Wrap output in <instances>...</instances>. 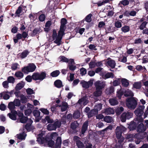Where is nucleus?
<instances>
[{"label":"nucleus","instance_id":"59","mask_svg":"<svg viewBox=\"0 0 148 148\" xmlns=\"http://www.w3.org/2000/svg\"><path fill=\"white\" fill-rule=\"evenodd\" d=\"M13 102L16 106H18L20 104V102L18 99H15Z\"/></svg>","mask_w":148,"mask_h":148},{"label":"nucleus","instance_id":"17","mask_svg":"<svg viewBox=\"0 0 148 148\" xmlns=\"http://www.w3.org/2000/svg\"><path fill=\"white\" fill-rule=\"evenodd\" d=\"M15 106L13 102H10L8 104V107L11 110V113L14 112L15 114H17V112L14 110Z\"/></svg>","mask_w":148,"mask_h":148},{"label":"nucleus","instance_id":"10","mask_svg":"<svg viewBox=\"0 0 148 148\" xmlns=\"http://www.w3.org/2000/svg\"><path fill=\"white\" fill-rule=\"evenodd\" d=\"M96 90H101L105 86V83L101 81H97L95 84Z\"/></svg>","mask_w":148,"mask_h":148},{"label":"nucleus","instance_id":"26","mask_svg":"<svg viewBox=\"0 0 148 148\" xmlns=\"http://www.w3.org/2000/svg\"><path fill=\"white\" fill-rule=\"evenodd\" d=\"M29 53V52L27 50L23 51L22 53H19V56L21 58L23 59L26 57Z\"/></svg>","mask_w":148,"mask_h":148},{"label":"nucleus","instance_id":"43","mask_svg":"<svg viewBox=\"0 0 148 148\" xmlns=\"http://www.w3.org/2000/svg\"><path fill=\"white\" fill-rule=\"evenodd\" d=\"M20 98L21 102L23 103H25L27 101V98L23 95H20Z\"/></svg>","mask_w":148,"mask_h":148},{"label":"nucleus","instance_id":"16","mask_svg":"<svg viewBox=\"0 0 148 148\" xmlns=\"http://www.w3.org/2000/svg\"><path fill=\"white\" fill-rule=\"evenodd\" d=\"M80 83L83 88H88L90 86H91L92 84V82H86L84 80L82 81Z\"/></svg>","mask_w":148,"mask_h":148},{"label":"nucleus","instance_id":"61","mask_svg":"<svg viewBox=\"0 0 148 148\" xmlns=\"http://www.w3.org/2000/svg\"><path fill=\"white\" fill-rule=\"evenodd\" d=\"M123 93L121 90L118 91L117 92V96L119 99H120L121 96L123 95Z\"/></svg>","mask_w":148,"mask_h":148},{"label":"nucleus","instance_id":"60","mask_svg":"<svg viewBox=\"0 0 148 148\" xmlns=\"http://www.w3.org/2000/svg\"><path fill=\"white\" fill-rule=\"evenodd\" d=\"M3 87L5 88H8L9 87L8 82L7 81H5L2 83Z\"/></svg>","mask_w":148,"mask_h":148},{"label":"nucleus","instance_id":"55","mask_svg":"<svg viewBox=\"0 0 148 148\" xmlns=\"http://www.w3.org/2000/svg\"><path fill=\"white\" fill-rule=\"evenodd\" d=\"M92 16V14H90L88 15L85 18L86 21L88 22H90L91 21V17Z\"/></svg>","mask_w":148,"mask_h":148},{"label":"nucleus","instance_id":"37","mask_svg":"<svg viewBox=\"0 0 148 148\" xmlns=\"http://www.w3.org/2000/svg\"><path fill=\"white\" fill-rule=\"evenodd\" d=\"M60 73V72L58 70H56L52 72L51 73V75L52 77H55L58 76Z\"/></svg>","mask_w":148,"mask_h":148},{"label":"nucleus","instance_id":"46","mask_svg":"<svg viewBox=\"0 0 148 148\" xmlns=\"http://www.w3.org/2000/svg\"><path fill=\"white\" fill-rule=\"evenodd\" d=\"M133 86L134 88L137 89H139L141 86V83L139 82H136L133 84Z\"/></svg>","mask_w":148,"mask_h":148},{"label":"nucleus","instance_id":"38","mask_svg":"<svg viewBox=\"0 0 148 148\" xmlns=\"http://www.w3.org/2000/svg\"><path fill=\"white\" fill-rule=\"evenodd\" d=\"M101 90H96L94 93V96L95 97H99L101 96Z\"/></svg>","mask_w":148,"mask_h":148},{"label":"nucleus","instance_id":"29","mask_svg":"<svg viewBox=\"0 0 148 148\" xmlns=\"http://www.w3.org/2000/svg\"><path fill=\"white\" fill-rule=\"evenodd\" d=\"M123 86L125 87H127L129 85V83L128 81L125 79H122L121 80Z\"/></svg>","mask_w":148,"mask_h":148},{"label":"nucleus","instance_id":"4","mask_svg":"<svg viewBox=\"0 0 148 148\" xmlns=\"http://www.w3.org/2000/svg\"><path fill=\"white\" fill-rule=\"evenodd\" d=\"M53 33L52 38L53 40H55L54 41V42L57 44L58 45H60V41L62 39V36L64 34V32H62V34H60L59 31L58 34L57 35L56 31L55 30H53Z\"/></svg>","mask_w":148,"mask_h":148},{"label":"nucleus","instance_id":"2","mask_svg":"<svg viewBox=\"0 0 148 148\" xmlns=\"http://www.w3.org/2000/svg\"><path fill=\"white\" fill-rule=\"evenodd\" d=\"M56 119L53 123L49 124L47 126V129L49 131L55 130L57 128H60L62 123L65 124V121Z\"/></svg>","mask_w":148,"mask_h":148},{"label":"nucleus","instance_id":"6","mask_svg":"<svg viewBox=\"0 0 148 148\" xmlns=\"http://www.w3.org/2000/svg\"><path fill=\"white\" fill-rule=\"evenodd\" d=\"M133 116V113L131 112H127L123 113L121 115L120 119L122 122H124L126 119H129Z\"/></svg>","mask_w":148,"mask_h":148},{"label":"nucleus","instance_id":"21","mask_svg":"<svg viewBox=\"0 0 148 148\" xmlns=\"http://www.w3.org/2000/svg\"><path fill=\"white\" fill-rule=\"evenodd\" d=\"M104 112L106 114H114V111L113 108H110L105 109Z\"/></svg>","mask_w":148,"mask_h":148},{"label":"nucleus","instance_id":"63","mask_svg":"<svg viewBox=\"0 0 148 148\" xmlns=\"http://www.w3.org/2000/svg\"><path fill=\"white\" fill-rule=\"evenodd\" d=\"M119 61L123 63H125L127 61V58L125 56L121 57L119 58Z\"/></svg>","mask_w":148,"mask_h":148},{"label":"nucleus","instance_id":"51","mask_svg":"<svg viewBox=\"0 0 148 148\" xmlns=\"http://www.w3.org/2000/svg\"><path fill=\"white\" fill-rule=\"evenodd\" d=\"M33 114L36 117H39L40 115V112L38 110H34L33 112Z\"/></svg>","mask_w":148,"mask_h":148},{"label":"nucleus","instance_id":"24","mask_svg":"<svg viewBox=\"0 0 148 148\" xmlns=\"http://www.w3.org/2000/svg\"><path fill=\"white\" fill-rule=\"evenodd\" d=\"M137 126L136 123L134 121H131L128 127L130 130L135 129Z\"/></svg>","mask_w":148,"mask_h":148},{"label":"nucleus","instance_id":"56","mask_svg":"<svg viewBox=\"0 0 148 148\" xmlns=\"http://www.w3.org/2000/svg\"><path fill=\"white\" fill-rule=\"evenodd\" d=\"M115 26L117 28H120L122 26V24L121 22L117 21L115 23Z\"/></svg>","mask_w":148,"mask_h":148},{"label":"nucleus","instance_id":"52","mask_svg":"<svg viewBox=\"0 0 148 148\" xmlns=\"http://www.w3.org/2000/svg\"><path fill=\"white\" fill-rule=\"evenodd\" d=\"M21 11L22 8L21 6H19L16 12V16H19L21 15L20 14L21 12Z\"/></svg>","mask_w":148,"mask_h":148},{"label":"nucleus","instance_id":"48","mask_svg":"<svg viewBox=\"0 0 148 148\" xmlns=\"http://www.w3.org/2000/svg\"><path fill=\"white\" fill-rule=\"evenodd\" d=\"M12 113L14 114L9 113L8 114V115L9 116L10 119L13 120H15L16 119V117L15 114H15L14 112H13Z\"/></svg>","mask_w":148,"mask_h":148},{"label":"nucleus","instance_id":"41","mask_svg":"<svg viewBox=\"0 0 148 148\" xmlns=\"http://www.w3.org/2000/svg\"><path fill=\"white\" fill-rule=\"evenodd\" d=\"M124 109L122 107H120L118 108L115 111L117 114H119L122 112L123 111Z\"/></svg>","mask_w":148,"mask_h":148},{"label":"nucleus","instance_id":"45","mask_svg":"<svg viewBox=\"0 0 148 148\" xmlns=\"http://www.w3.org/2000/svg\"><path fill=\"white\" fill-rule=\"evenodd\" d=\"M121 81V80L120 79V78L117 79H116L113 82V85L115 86L118 85L119 84Z\"/></svg>","mask_w":148,"mask_h":148},{"label":"nucleus","instance_id":"3","mask_svg":"<svg viewBox=\"0 0 148 148\" xmlns=\"http://www.w3.org/2000/svg\"><path fill=\"white\" fill-rule=\"evenodd\" d=\"M137 100L134 98H127L126 100V105L130 109H134L137 105Z\"/></svg>","mask_w":148,"mask_h":148},{"label":"nucleus","instance_id":"23","mask_svg":"<svg viewBox=\"0 0 148 148\" xmlns=\"http://www.w3.org/2000/svg\"><path fill=\"white\" fill-rule=\"evenodd\" d=\"M88 125V122L86 121L84 124L82 128V134H84L87 130Z\"/></svg>","mask_w":148,"mask_h":148},{"label":"nucleus","instance_id":"22","mask_svg":"<svg viewBox=\"0 0 148 148\" xmlns=\"http://www.w3.org/2000/svg\"><path fill=\"white\" fill-rule=\"evenodd\" d=\"M24 83L23 82H21L18 83L16 85L15 87L16 90H18L22 88L24 86Z\"/></svg>","mask_w":148,"mask_h":148},{"label":"nucleus","instance_id":"50","mask_svg":"<svg viewBox=\"0 0 148 148\" xmlns=\"http://www.w3.org/2000/svg\"><path fill=\"white\" fill-rule=\"evenodd\" d=\"M42 112L46 114H48L49 113V111L46 109L41 108L39 109Z\"/></svg>","mask_w":148,"mask_h":148},{"label":"nucleus","instance_id":"32","mask_svg":"<svg viewBox=\"0 0 148 148\" xmlns=\"http://www.w3.org/2000/svg\"><path fill=\"white\" fill-rule=\"evenodd\" d=\"M130 28L129 26L125 25L121 28V30L124 33L128 32L129 31Z\"/></svg>","mask_w":148,"mask_h":148},{"label":"nucleus","instance_id":"40","mask_svg":"<svg viewBox=\"0 0 148 148\" xmlns=\"http://www.w3.org/2000/svg\"><path fill=\"white\" fill-rule=\"evenodd\" d=\"M80 115V112L79 111H77L75 112L73 114V117L76 119L79 118Z\"/></svg>","mask_w":148,"mask_h":148},{"label":"nucleus","instance_id":"54","mask_svg":"<svg viewBox=\"0 0 148 148\" xmlns=\"http://www.w3.org/2000/svg\"><path fill=\"white\" fill-rule=\"evenodd\" d=\"M80 73L82 75H84L86 73V69L82 68L80 69Z\"/></svg>","mask_w":148,"mask_h":148},{"label":"nucleus","instance_id":"64","mask_svg":"<svg viewBox=\"0 0 148 148\" xmlns=\"http://www.w3.org/2000/svg\"><path fill=\"white\" fill-rule=\"evenodd\" d=\"M45 17L43 14H41L39 17V20L41 21H44L45 19Z\"/></svg>","mask_w":148,"mask_h":148},{"label":"nucleus","instance_id":"53","mask_svg":"<svg viewBox=\"0 0 148 148\" xmlns=\"http://www.w3.org/2000/svg\"><path fill=\"white\" fill-rule=\"evenodd\" d=\"M76 143L79 148H82L84 146L83 144L80 140L77 141Z\"/></svg>","mask_w":148,"mask_h":148},{"label":"nucleus","instance_id":"49","mask_svg":"<svg viewBox=\"0 0 148 148\" xmlns=\"http://www.w3.org/2000/svg\"><path fill=\"white\" fill-rule=\"evenodd\" d=\"M74 64V62L72 64L71 62H70V64L69 63V68L71 71H73L75 70L76 68V66L73 65Z\"/></svg>","mask_w":148,"mask_h":148},{"label":"nucleus","instance_id":"18","mask_svg":"<svg viewBox=\"0 0 148 148\" xmlns=\"http://www.w3.org/2000/svg\"><path fill=\"white\" fill-rule=\"evenodd\" d=\"M60 107L61 111L62 112L65 111L68 108V106L67 103L66 102H63L61 105H59L57 106Z\"/></svg>","mask_w":148,"mask_h":148},{"label":"nucleus","instance_id":"7","mask_svg":"<svg viewBox=\"0 0 148 148\" xmlns=\"http://www.w3.org/2000/svg\"><path fill=\"white\" fill-rule=\"evenodd\" d=\"M46 74L44 72L41 73H34L32 75V78L34 80H42L46 77Z\"/></svg>","mask_w":148,"mask_h":148},{"label":"nucleus","instance_id":"28","mask_svg":"<svg viewBox=\"0 0 148 148\" xmlns=\"http://www.w3.org/2000/svg\"><path fill=\"white\" fill-rule=\"evenodd\" d=\"M18 138L20 140H25L26 136V134L23 132V133L17 135Z\"/></svg>","mask_w":148,"mask_h":148},{"label":"nucleus","instance_id":"13","mask_svg":"<svg viewBox=\"0 0 148 148\" xmlns=\"http://www.w3.org/2000/svg\"><path fill=\"white\" fill-rule=\"evenodd\" d=\"M18 115L19 117L20 121L21 123H24L26 121L29 122V121L28 120L30 119H28L27 117L23 116V114L22 112H19L18 114Z\"/></svg>","mask_w":148,"mask_h":148},{"label":"nucleus","instance_id":"9","mask_svg":"<svg viewBox=\"0 0 148 148\" xmlns=\"http://www.w3.org/2000/svg\"><path fill=\"white\" fill-rule=\"evenodd\" d=\"M119 127H116V134L117 138L119 139V141L120 143L122 142L124 140V137L121 136V130H119Z\"/></svg>","mask_w":148,"mask_h":148},{"label":"nucleus","instance_id":"14","mask_svg":"<svg viewBox=\"0 0 148 148\" xmlns=\"http://www.w3.org/2000/svg\"><path fill=\"white\" fill-rule=\"evenodd\" d=\"M11 94V92H4L0 93V98L1 99L3 97V99L5 100H8L10 98L9 95Z\"/></svg>","mask_w":148,"mask_h":148},{"label":"nucleus","instance_id":"44","mask_svg":"<svg viewBox=\"0 0 148 148\" xmlns=\"http://www.w3.org/2000/svg\"><path fill=\"white\" fill-rule=\"evenodd\" d=\"M7 81L8 83L13 84L15 82V79L12 76H9L8 78Z\"/></svg>","mask_w":148,"mask_h":148},{"label":"nucleus","instance_id":"30","mask_svg":"<svg viewBox=\"0 0 148 148\" xmlns=\"http://www.w3.org/2000/svg\"><path fill=\"white\" fill-rule=\"evenodd\" d=\"M104 121L107 123H110L113 121V119L112 117L109 116H106L103 119Z\"/></svg>","mask_w":148,"mask_h":148},{"label":"nucleus","instance_id":"62","mask_svg":"<svg viewBox=\"0 0 148 148\" xmlns=\"http://www.w3.org/2000/svg\"><path fill=\"white\" fill-rule=\"evenodd\" d=\"M58 134L56 132H53L51 135V137L52 139H55L56 138H57Z\"/></svg>","mask_w":148,"mask_h":148},{"label":"nucleus","instance_id":"19","mask_svg":"<svg viewBox=\"0 0 148 148\" xmlns=\"http://www.w3.org/2000/svg\"><path fill=\"white\" fill-rule=\"evenodd\" d=\"M146 128L143 123H140L138 127L137 131L139 133L144 132Z\"/></svg>","mask_w":148,"mask_h":148},{"label":"nucleus","instance_id":"57","mask_svg":"<svg viewBox=\"0 0 148 148\" xmlns=\"http://www.w3.org/2000/svg\"><path fill=\"white\" fill-rule=\"evenodd\" d=\"M147 23L146 21L142 23L139 27L140 29L141 30H143L145 27Z\"/></svg>","mask_w":148,"mask_h":148},{"label":"nucleus","instance_id":"1","mask_svg":"<svg viewBox=\"0 0 148 148\" xmlns=\"http://www.w3.org/2000/svg\"><path fill=\"white\" fill-rule=\"evenodd\" d=\"M45 132L42 130L41 133L38 135L37 141L39 144H44L45 146L52 147L54 145V141L47 138V136L45 138Z\"/></svg>","mask_w":148,"mask_h":148},{"label":"nucleus","instance_id":"31","mask_svg":"<svg viewBox=\"0 0 148 148\" xmlns=\"http://www.w3.org/2000/svg\"><path fill=\"white\" fill-rule=\"evenodd\" d=\"M124 95L125 97L129 96H133L134 95V94L129 89H127L125 92Z\"/></svg>","mask_w":148,"mask_h":148},{"label":"nucleus","instance_id":"33","mask_svg":"<svg viewBox=\"0 0 148 148\" xmlns=\"http://www.w3.org/2000/svg\"><path fill=\"white\" fill-rule=\"evenodd\" d=\"M54 84L55 86L58 88H60L62 86V82L60 80H57L55 81L54 82Z\"/></svg>","mask_w":148,"mask_h":148},{"label":"nucleus","instance_id":"11","mask_svg":"<svg viewBox=\"0 0 148 148\" xmlns=\"http://www.w3.org/2000/svg\"><path fill=\"white\" fill-rule=\"evenodd\" d=\"M61 25L60 30V34L62 32H64L65 28V25L66 23V19L62 18L61 20Z\"/></svg>","mask_w":148,"mask_h":148},{"label":"nucleus","instance_id":"12","mask_svg":"<svg viewBox=\"0 0 148 148\" xmlns=\"http://www.w3.org/2000/svg\"><path fill=\"white\" fill-rule=\"evenodd\" d=\"M115 61L111 59L110 58H108L107 60L106 65L109 66L112 69L114 68L116 65Z\"/></svg>","mask_w":148,"mask_h":148},{"label":"nucleus","instance_id":"35","mask_svg":"<svg viewBox=\"0 0 148 148\" xmlns=\"http://www.w3.org/2000/svg\"><path fill=\"white\" fill-rule=\"evenodd\" d=\"M28 121H29V123L27 124L26 125L25 128L28 131H29L31 130V125L33 121L31 119L28 120Z\"/></svg>","mask_w":148,"mask_h":148},{"label":"nucleus","instance_id":"15","mask_svg":"<svg viewBox=\"0 0 148 148\" xmlns=\"http://www.w3.org/2000/svg\"><path fill=\"white\" fill-rule=\"evenodd\" d=\"M87 97L85 96L83 97L82 99L79 100L77 104L82 105L83 104L84 106L87 104L88 102V100Z\"/></svg>","mask_w":148,"mask_h":148},{"label":"nucleus","instance_id":"34","mask_svg":"<svg viewBox=\"0 0 148 148\" xmlns=\"http://www.w3.org/2000/svg\"><path fill=\"white\" fill-rule=\"evenodd\" d=\"M97 113V111H95L94 109L92 110L87 114L88 117V118L91 117Z\"/></svg>","mask_w":148,"mask_h":148},{"label":"nucleus","instance_id":"39","mask_svg":"<svg viewBox=\"0 0 148 148\" xmlns=\"http://www.w3.org/2000/svg\"><path fill=\"white\" fill-rule=\"evenodd\" d=\"M15 75L18 78H22L23 76V73L22 72L19 71L16 72L15 73Z\"/></svg>","mask_w":148,"mask_h":148},{"label":"nucleus","instance_id":"36","mask_svg":"<svg viewBox=\"0 0 148 148\" xmlns=\"http://www.w3.org/2000/svg\"><path fill=\"white\" fill-rule=\"evenodd\" d=\"M136 69L139 71H145L146 70L144 66H142L141 65H137L136 66Z\"/></svg>","mask_w":148,"mask_h":148},{"label":"nucleus","instance_id":"42","mask_svg":"<svg viewBox=\"0 0 148 148\" xmlns=\"http://www.w3.org/2000/svg\"><path fill=\"white\" fill-rule=\"evenodd\" d=\"M102 107V104L99 103L95 106L94 109L95 111H97V113L98 111L101 109Z\"/></svg>","mask_w":148,"mask_h":148},{"label":"nucleus","instance_id":"8","mask_svg":"<svg viewBox=\"0 0 148 148\" xmlns=\"http://www.w3.org/2000/svg\"><path fill=\"white\" fill-rule=\"evenodd\" d=\"M145 108V106H140L134 111V113L138 117H140L143 115V110Z\"/></svg>","mask_w":148,"mask_h":148},{"label":"nucleus","instance_id":"25","mask_svg":"<svg viewBox=\"0 0 148 148\" xmlns=\"http://www.w3.org/2000/svg\"><path fill=\"white\" fill-rule=\"evenodd\" d=\"M53 121V120L51 119L49 116H46L43 120L44 123H45L46 122L47 123H52Z\"/></svg>","mask_w":148,"mask_h":148},{"label":"nucleus","instance_id":"5","mask_svg":"<svg viewBox=\"0 0 148 148\" xmlns=\"http://www.w3.org/2000/svg\"><path fill=\"white\" fill-rule=\"evenodd\" d=\"M36 68V66L34 64L31 63L29 64L27 66L24 67L22 71L24 73L28 74L29 72L34 71Z\"/></svg>","mask_w":148,"mask_h":148},{"label":"nucleus","instance_id":"58","mask_svg":"<svg viewBox=\"0 0 148 148\" xmlns=\"http://www.w3.org/2000/svg\"><path fill=\"white\" fill-rule=\"evenodd\" d=\"M134 136L132 134H128L126 137L127 139H128L127 141L128 142H131Z\"/></svg>","mask_w":148,"mask_h":148},{"label":"nucleus","instance_id":"27","mask_svg":"<svg viewBox=\"0 0 148 148\" xmlns=\"http://www.w3.org/2000/svg\"><path fill=\"white\" fill-rule=\"evenodd\" d=\"M109 102L112 106H115L118 103V102L115 98L111 99L109 100Z\"/></svg>","mask_w":148,"mask_h":148},{"label":"nucleus","instance_id":"20","mask_svg":"<svg viewBox=\"0 0 148 148\" xmlns=\"http://www.w3.org/2000/svg\"><path fill=\"white\" fill-rule=\"evenodd\" d=\"M60 61H62L63 62H69V64L70 62H71L72 64L74 63L73 60L72 59L69 60L64 56H60Z\"/></svg>","mask_w":148,"mask_h":148},{"label":"nucleus","instance_id":"47","mask_svg":"<svg viewBox=\"0 0 148 148\" xmlns=\"http://www.w3.org/2000/svg\"><path fill=\"white\" fill-rule=\"evenodd\" d=\"M105 79H107L109 78H113L114 75L112 73H108L105 75Z\"/></svg>","mask_w":148,"mask_h":148}]
</instances>
